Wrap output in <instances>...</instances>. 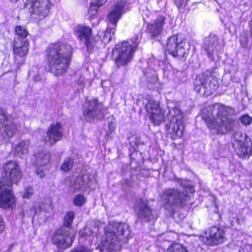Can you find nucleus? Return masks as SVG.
<instances>
[{
  "label": "nucleus",
  "mask_w": 252,
  "mask_h": 252,
  "mask_svg": "<svg viewBox=\"0 0 252 252\" xmlns=\"http://www.w3.org/2000/svg\"><path fill=\"white\" fill-rule=\"evenodd\" d=\"M229 109L223 104L215 103L203 109L202 119L210 131L216 130L217 134H225L234 123V120L229 117Z\"/></svg>",
  "instance_id": "obj_1"
},
{
  "label": "nucleus",
  "mask_w": 252,
  "mask_h": 252,
  "mask_svg": "<svg viewBox=\"0 0 252 252\" xmlns=\"http://www.w3.org/2000/svg\"><path fill=\"white\" fill-rule=\"evenodd\" d=\"M5 179H0V206L3 208L11 207L15 202L11 192V183H17L22 178L21 170L15 161H10L3 166Z\"/></svg>",
  "instance_id": "obj_2"
},
{
  "label": "nucleus",
  "mask_w": 252,
  "mask_h": 252,
  "mask_svg": "<svg viewBox=\"0 0 252 252\" xmlns=\"http://www.w3.org/2000/svg\"><path fill=\"white\" fill-rule=\"evenodd\" d=\"M72 48L61 42L50 45L47 49V63L50 71L56 76L64 73L69 65Z\"/></svg>",
  "instance_id": "obj_3"
},
{
  "label": "nucleus",
  "mask_w": 252,
  "mask_h": 252,
  "mask_svg": "<svg viewBox=\"0 0 252 252\" xmlns=\"http://www.w3.org/2000/svg\"><path fill=\"white\" fill-rule=\"evenodd\" d=\"M164 49L172 57L185 61L190 52V44L183 34L177 33L167 38Z\"/></svg>",
  "instance_id": "obj_4"
},
{
  "label": "nucleus",
  "mask_w": 252,
  "mask_h": 252,
  "mask_svg": "<svg viewBox=\"0 0 252 252\" xmlns=\"http://www.w3.org/2000/svg\"><path fill=\"white\" fill-rule=\"evenodd\" d=\"M219 86V79L214 72L212 70H207L197 76L194 90L200 94L209 96L217 91Z\"/></svg>",
  "instance_id": "obj_5"
},
{
  "label": "nucleus",
  "mask_w": 252,
  "mask_h": 252,
  "mask_svg": "<svg viewBox=\"0 0 252 252\" xmlns=\"http://www.w3.org/2000/svg\"><path fill=\"white\" fill-rule=\"evenodd\" d=\"M165 131L167 136L172 140L180 139L184 137L186 124L183 113L180 109H173L169 122L165 126Z\"/></svg>",
  "instance_id": "obj_6"
},
{
  "label": "nucleus",
  "mask_w": 252,
  "mask_h": 252,
  "mask_svg": "<svg viewBox=\"0 0 252 252\" xmlns=\"http://www.w3.org/2000/svg\"><path fill=\"white\" fill-rule=\"evenodd\" d=\"M138 45L137 42L131 45L127 40H123L115 45L112 54L115 56L114 62L118 67L125 66L132 61Z\"/></svg>",
  "instance_id": "obj_7"
},
{
  "label": "nucleus",
  "mask_w": 252,
  "mask_h": 252,
  "mask_svg": "<svg viewBox=\"0 0 252 252\" xmlns=\"http://www.w3.org/2000/svg\"><path fill=\"white\" fill-rule=\"evenodd\" d=\"M111 225V252L119 251L131 237L130 227L124 222H113Z\"/></svg>",
  "instance_id": "obj_8"
},
{
  "label": "nucleus",
  "mask_w": 252,
  "mask_h": 252,
  "mask_svg": "<svg viewBox=\"0 0 252 252\" xmlns=\"http://www.w3.org/2000/svg\"><path fill=\"white\" fill-rule=\"evenodd\" d=\"M204 234L205 235H200L199 239L203 245L207 246H217L226 240L225 231L220 226H211L204 232Z\"/></svg>",
  "instance_id": "obj_9"
},
{
  "label": "nucleus",
  "mask_w": 252,
  "mask_h": 252,
  "mask_svg": "<svg viewBox=\"0 0 252 252\" xmlns=\"http://www.w3.org/2000/svg\"><path fill=\"white\" fill-rule=\"evenodd\" d=\"M52 5V0H27L25 4V7L29 8L32 18L38 20L48 15Z\"/></svg>",
  "instance_id": "obj_10"
},
{
  "label": "nucleus",
  "mask_w": 252,
  "mask_h": 252,
  "mask_svg": "<svg viewBox=\"0 0 252 252\" xmlns=\"http://www.w3.org/2000/svg\"><path fill=\"white\" fill-rule=\"evenodd\" d=\"M165 197L164 206L166 209L170 207L178 206L184 207L189 199V196L178 189L168 188L163 192Z\"/></svg>",
  "instance_id": "obj_11"
},
{
  "label": "nucleus",
  "mask_w": 252,
  "mask_h": 252,
  "mask_svg": "<svg viewBox=\"0 0 252 252\" xmlns=\"http://www.w3.org/2000/svg\"><path fill=\"white\" fill-rule=\"evenodd\" d=\"M14 121L11 114L0 110V130L4 139H9L17 132V124Z\"/></svg>",
  "instance_id": "obj_12"
},
{
  "label": "nucleus",
  "mask_w": 252,
  "mask_h": 252,
  "mask_svg": "<svg viewBox=\"0 0 252 252\" xmlns=\"http://www.w3.org/2000/svg\"><path fill=\"white\" fill-rule=\"evenodd\" d=\"M145 110L151 122L154 126H159L164 121V112L160 107L159 101L152 98L148 99Z\"/></svg>",
  "instance_id": "obj_13"
},
{
  "label": "nucleus",
  "mask_w": 252,
  "mask_h": 252,
  "mask_svg": "<svg viewBox=\"0 0 252 252\" xmlns=\"http://www.w3.org/2000/svg\"><path fill=\"white\" fill-rule=\"evenodd\" d=\"M102 104L98 102L96 98L87 101L84 105L83 114L87 121H91L95 119H101L102 114Z\"/></svg>",
  "instance_id": "obj_14"
},
{
  "label": "nucleus",
  "mask_w": 252,
  "mask_h": 252,
  "mask_svg": "<svg viewBox=\"0 0 252 252\" xmlns=\"http://www.w3.org/2000/svg\"><path fill=\"white\" fill-rule=\"evenodd\" d=\"M74 238L75 235L69 236L68 229L61 227L54 233L52 242L59 248L65 249L71 246Z\"/></svg>",
  "instance_id": "obj_15"
},
{
  "label": "nucleus",
  "mask_w": 252,
  "mask_h": 252,
  "mask_svg": "<svg viewBox=\"0 0 252 252\" xmlns=\"http://www.w3.org/2000/svg\"><path fill=\"white\" fill-rule=\"evenodd\" d=\"M29 50V43L27 40L17 38L15 40L13 48V53L15 62L18 64L23 63V58L26 56Z\"/></svg>",
  "instance_id": "obj_16"
},
{
  "label": "nucleus",
  "mask_w": 252,
  "mask_h": 252,
  "mask_svg": "<svg viewBox=\"0 0 252 252\" xmlns=\"http://www.w3.org/2000/svg\"><path fill=\"white\" fill-rule=\"evenodd\" d=\"M63 128L60 122L50 125L48 128L45 141L50 145H53L60 141L63 137Z\"/></svg>",
  "instance_id": "obj_17"
},
{
  "label": "nucleus",
  "mask_w": 252,
  "mask_h": 252,
  "mask_svg": "<svg viewBox=\"0 0 252 252\" xmlns=\"http://www.w3.org/2000/svg\"><path fill=\"white\" fill-rule=\"evenodd\" d=\"M127 2L125 0H120L117 1L113 6L111 9V33L114 34L116 31L117 24L122 18V15L125 11Z\"/></svg>",
  "instance_id": "obj_18"
},
{
  "label": "nucleus",
  "mask_w": 252,
  "mask_h": 252,
  "mask_svg": "<svg viewBox=\"0 0 252 252\" xmlns=\"http://www.w3.org/2000/svg\"><path fill=\"white\" fill-rule=\"evenodd\" d=\"M149 203L147 199L140 198L136 201V204L138 216L147 222H150L154 219L153 209L149 206Z\"/></svg>",
  "instance_id": "obj_19"
},
{
  "label": "nucleus",
  "mask_w": 252,
  "mask_h": 252,
  "mask_svg": "<svg viewBox=\"0 0 252 252\" xmlns=\"http://www.w3.org/2000/svg\"><path fill=\"white\" fill-rule=\"evenodd\" d=\"M165 20L164 15H158L153 22L147 24L146 32L152 38L158 37L163 31Z\"/></svg>",
  "instance_id": "obj_20"
},
{
  "label": "nucleus",
  "mask_w": 252,
  "mask_h": 252,
  "mask_svg": "<svg viewBox=\"0 0 252 252\" xmlns=\"http://www.w3.org/2000/svg\"><path fill=\"white\" fill-rule=\"evenodd\" d=\"M235 141L238 145L235 150L240 158H249L252 155V141L247 135L245 134L243 141L238 139Z\"/></svg>",
  "instance_id": "obj_21"
},
{
  "label": "nucleus",
  "mask_w": 252,
  "mask_h": 252,
  "mask_svg": "<svg viewBox=\"0 0 252 252\" xmlns=\"http://www.w3.org/2000/svg\"><path fill=\"white\" fill-rule=\"evenodd\" d=\"M75 35L81 40L84 41L87 48L92 49V46L90 42L92 35V29L89 27L77 26L74 29Z\"/></svg>",
  "instance_id": "obj_22"
},
{
  "label": "nucleus",
  "mask_w": 252,
  "mask_h": 252,
  "mask_svg": "<svg viewBox=\"0 0 252 252\" xmlns=\"http://www.w3.org/2000/svg\"><path fill=\"white\" fill-rule=\"evenodd\" d=\"M88 180V177L86 175L78 177L71 181L70 186V190H72L73 192L85 190L89 186V183Z\"/></svg>",
  "instance_id": "obj_23"
},
{
  "label": "nucleus",
  "mask_w": 252,
  "mask_h": 252,
  "mask_svg": "<svg viewBox=\"0 0 252 252\" xmlns=\"http://www.w3.org/2000/svg\"><path fill=\"white\" fill-rule=\"evenodd\" d=\"M218 38L217 36L214 34H210L206 37L204 40V43L203 48L205 51L207 52L208 56H211L213 54L214 47L218 43Z\"/></svg>",
  "instance_id": "obj_24"
},
{
  "label": "nucleus",
  "mask_w": 252,
  "mask_h": 252,
  "mask_svg": "<svg viewBox=\"0 0 252 252\" xmlns=\"http://www.w3.org/2000/svg\"><path fill=\"white\" fill-rule=\"evenodd\" d=\"M31 144L29 140H22L16 145L14 153L19 156L26 155L29 153V148Z\"/></svg>",
  "instance_id": "obj_25"
},
{
  "label": "nucleus",
  "mask_w": 252,
  "mask_h": 252,
  "mask_svg": "<svg viewBox=\"0 0 252 252\" xmlns=\"http://www.w3.org/2000/svg\"><path fill=\"white\" fill-rule=\"evenodd\" d=\"M106 0H91V5L88 10V13L91 19H93L96 14L99 7L104 4Z\"/></svg>",
  "instance_id": "obj_26"
},
{
  "label": "nucleus",
  "mask_w": 252,
  "mask_h": 252,
  "mask_svg": "<svg viewBox=\"0 0 252 252\" xmlns=\"http://www.w3.org/2000/svg\"><path fill=\"white\" fill-rule=\"evenodd\" d=\"M37 165H45L50 162V154L49 152L42 151L36 154Z\"/></svg>",
  "instance_id": "obj_27"
},
{
  "label": "nucleus",
  "mask_w": 252,
  "mask_h": 252,
  "mask_svg": "<svg viewBox=\"0 0 252 252\" xmlns=\"http://www.w3.org/2000/svg\"><path fill=\"white\" fill-rule=\"evenodd\" d=\"M168 252H188L187 248L179 243H173L168 248Z\"/></svg>",
  "instance_id": "obj_28"
},
{
  "label": "nucleus",
  "mask_w": 252,
  "mask_h": 252,
  "mask_svg": "<svg viewBox=\"0 0 252 252\" xmlns=\"http://www.w3.org/2000/svg\"><path fill=\"white\" fill-rule=\"evenodd\" d=\"M73 161L69 157L65 158L61 166V169L64 172H67L73 167Z\"/></svg>",
  "instance_id": "obj_29"
},
{
  "label": "nucleus",
  "mask_w": 252,
  "mask_h": 252,
  "mask_svg": "<svg viewBox=\"0 0 252 252\" xmlns=\"http://www.w3.org/2000/svg\"><path fill=\"white\" fill-rule=\"evenodd\" d=\"M75 218V214L73 212H67L64 218V225L68 228L72 226V222Z\"/></svg>",
  "instance_id": "obj_30"
},
{
  "label": "nucleus",
  "mask_w": 252,
  "mask_h": 252,
  "mask_svg": "<svg viewBox=\"0 0 252 252\" xmlns=\"http://www.w3.org/2000/svg\"><path fill=\"white\" fill-rule=\"evenodd\" d=\"M73 204L76 206H82L86 202V198L83 195L77 194L75 196L73 199Z\"/></svg>",
  "instance_id": "obj_31"
},
{
  "label": "nucleus",
  "mask_w": 252,
  "mask_h": 252,
  "mask_svg": "<svg viewBox=\"0 0 252 252\" xmlns=\"http://www.w3.org/2000/svg\"><path fill=\"white\" fill-rule=\"evenodd\" d=\"M29 76L32 77L35 81H38L40 79L38 72V69L36 67H32L29 71Z\"/></svg>",
  "instance_id": "obj_32"
},
{
  "label": "nucleus",
  "mask_w": 252,
  "mask_h": 252,
  "mask_svg": "<svg viewBox=\"0 0 252 252\" xmlns=\"http://www.w3.org/2000/svg\"><path fill=\"white\" fill-rule=\"evenodd\" d=\"M240 121L243 125L247 126L252 123V118L248 114H244L241 116L240 118Z\"/></svg>",
  "instance_id": "obj_33"
},
{
  "label": "nucleus",
  "mask_w": 252,
  "mask_h": 252,
  "mask_svg": "<svg viewBox=\"0 0 252 252\" xmlns=\"http://www.w3.org/2000/svg\"><path fill=\"white\" fill-rule=\"evenodd\" d=\"M174 4L179 9L185 8L188 4L189 1L190 0H173Z\"/></svg>",
  "instance_id": "obj_34"
},
{
  "label": "nucleus",
  "mask_w": 252,
  "mask_h": 252,
  "mask_svg": "<svg viewBox=\"0 0 252 252\" xmlns=\"http://www.w3.org/2000/svg\"><path fill=\"white\" fill-rule=\"evenodd\" d=\"M15 32L18 36L22 38H25L28 34L27 31L24 28L20 26L16 27Z\"/></svg>",
  "instance_id": "obj_35"
},
{
  "label": "nucleus",
  "mask_w": 252,
  "mask_h": 252,
  "mask_svg": "<svg viewBox=\"0 0 252 252\" xmlns=\"http://www.w3.org/2000/svg\"><path fill=\"white\" fill-rule=\"evenodd\" d=\"M239 252H252V244H247L241 246Z\"/></svg>",
  "instance_id": "obj_36"
},
{
  "label": "nucleus",
  "mask_w": 252,
  "mask_h": 252,
  "mask_svg": "<svg viewBox=\"0 0 252 252\" xmlns=\"http://www.w3.org/2000/svg\"><path fill=\"white\" fill-rule=\"evenodd\" d=\"M33 189L32 188H28L26 189L25 191L23 193V197L24 198H30L32 195Z\"/></svg>",
  "instance_id": "obj_37"
},
{
  "label": "nucleus",
  "mask_w": 252,
  "mask_h": 252,
  "mask_svg": "<svg viewBox=\"0 0 252 252\" xmlns=\"http://www.w3.org/2000/svg\"><path fill=\"white\" fill-rule=\"evenodd\" d=\"M4 222L2 217L0 215V233L2 232L4 229Z\"/></svg>",
  "instance_id": "obj_38"
},
{
  "label": "nucleus",
  "mask_w": 252,
  "mask_h": 252,
  "mask_svg": "<svg viewBox=\"0 0 252 252\" xmlns=\"http://www.w3.org/2000/svg\"><path fill=\"white\" fill-rule=\"evenodd\" d=\"M37 175L40 177L42 178L44 176V172L42 170L41 171H36Z\"/></svg>",
  "instance_id": "obj_39"
},
{
  "label": "nucleus",
  "mask_w": 252,
  "mask_h": 252,
  "mask_svg": "<svg viewBox=\"0 0 252 252\" xmlns=\"http://www.w3.org/2000/svg\"><path fill=\"white\" fill-rule=\"evenodd\" d=\"M186 188H188L190 190H191L192 193H193L194 192L193 186H192L191 185H188L186 187Z\"/></svg>",
  "instance_id": "obj_40"
},
{
  "label": "nucleus",
  "mask_w": 252,
  "mask_h": 252,
  "mask_svg": "<svg viewBox=\"0 0 252 252\" xmlns=\"http://www.w3.org/2000/svg\"><path fill=\"white\" fill-rule=\"evenodd\" d=\"M79 235L81 236V237H83L84 235H83V233H82V230H81L79 232Z\"/></svg>",
  "instance_id": "obj_41"
},
{
  "label": "nucleus",
  "mask_w": 252,
  "mask_h": 252,
  "mask_svg": "<svg viewBox=\"0 0 252 252\" xmlns=\"http://www.w3.org/2000/svg\"><path fill=\"white\" fill-rule=\"evenodd\" d=\"M237 134L241 136V137H242V136H243V133L242 132L237 133Z\"/></svg>",
  "instance_id": "obj_42"
},
{
  "label": "nucleus",
  "mask_w": 252,
  "mask_h": 252,
  "mask_svg": "<svg viewBox=\"0 0 252 252\" xmlns=\"http://www.w3.org/2000/svg\"><path fill=\"white\" fill-rule=\"evenodd\" d=\"M12 245H11V246L9 247V248H8V252H10V250L12 248Z\"/></svg>",
  "instance_id": "obj_43"
},
{
  "label": "nucleus",
  "mask_w": 252,
  "mask_h": 252,
  "mask_svg": "<svg viewBox=\"0 0 252 252\" xmlns=\"http://www.w3.org/2000/svg\"><path fill=\"white\" fill-rule=\"evenodd\" d=\"M11 1H12V2H15L17 1H18L19 0H10Z\"/></svg>",
  "instance_id": "obj_44"
}]
</instances>
